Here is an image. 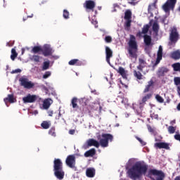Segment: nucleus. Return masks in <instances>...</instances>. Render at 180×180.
Listing matches in <instances>:
<instances>
[{"mask_svg": "<svg viewBox=\"0 0 180 180\" xmlns=\"http://www.w3.org/2000/svg\"><path fill=\"white\" fill-rule=\"evenodd\" d=\"M161 60H162V46H160L157 53L156 61L153 65V68L158 65V63L161 62Z\"/></svg>", "mask_w": 180, "mask_h": 180, "instance_id": "f8f14e48", "label": "nucleus"}, {"mask_svg": "<svg viewBox=\"0 0 180 180\" xmlns=\"http://www.w3.org/2000/svg\"><path fill=\"white\" fill-rule=\"evenodd\" d=\"M53 104V100L51 98H46L43 102V108L45 110L49 109Z\"/></svg>", "mask_w": 180, "mask_h": 180, "instance_id": "aec40b11", "label": "nucleus"}, {"mask_svg": "<svg viewBox=\"0 0 180 180\" xmlns=\"http://www.w3.org/2000/svg\"><path fill=\"white\" fill-rule=\"evenodd\" d=\"M135 138L136 139V140H138V141H139V143H141V146H146V144H147V143L143 141V139H141L140 137L136 136Z\"/></svg>", "mask_w": 180, "mask_h": 180, "instance_id": "49530a36", "label": "nucleus"}, {"mask_svg": "<svg viewBox=\"0 0 180 180\" xmlns=\"http://www.w3.org/2000/svg\"><path fill=\"white\" fill-rule=\"evenodd\" d=\"M49 68H50V60L44 62L42 66L43 71H46V70H49Z\"/></svg>", "mask_w": 180, "mask_h": 180, "instance_id": "c9c22d12", "label": "nucleus"}, {"mask_svg": "<svg viewBox=\"0 0 180 180\" xmlns=\"http://www.w3.org/2000/svg\"><path fill=\"white\" fill-rule=\"evenodd\" d=\"M50 126H51V123L48 121H43L41 124V127L44 129H50Z\"/></svg>", "mask_w": 180, "mask_h": 180, "instance_id": "7c9ffc66", "label": "nucleus"}, {"mask_svg": "<svg viewBox=\"0 0 180 180\" xmlns=\"http://www.w3.org/2000/svg\"><path fill=\"white\" fill-rule=\"evenodd\" d=\"M96 154V150H95V148H91L89 150H87L86 152H85L84 153V157H94V155H95Z\"/></svg>", "mask_w": 180, "mask_h": 180, "instance_id": "a878e982", "label": "nucleus"}, {"mask_svg": "<svg viewBox=\"0 0 180 180\" xmlns=\"http://www.w3.org/2000/svg\"><path fill=\"white\" fill-rule=\"evenodd\" d=\"M69 134H75V129H70L69 131Z\"/></svg>", "mask_w": 180, "mask_h": 180, "instance_id": "4d7b16f0", "label": "nucleus"}, {"mask_svg": "<svg viewBox=\"0 0 180 180\" xmlns=\"http://www.w3.org/2000/svg\"><path fill=\"white\" fill-rule=\"evenodd\" d=\"M101 137L98 143L104 148L108 147L109 141H113V135L110 134H103Z\"/></svg>", "mask_w": 180, "mask_h": 180, "instance_id": "39448f33", "label": "nucleus"}, {"mask_svg": "<svg viewBox=\"0 0 180 180\" xmlns=\"http://www.w3.org/2000/svg\"><path fill=\"white\" fill-rule=\"evenodd\" d=\"M1 169H2V168H1V166H0V171H1Z\"/></svg>", "mask_w": 180, "mask_h": 180, "instance_id": "338daca9", "label": "nucleus"}, {"mask_svg": "<svg viewBox=\"0 0 180 180\" xmlns=\"http://www.w3.org/2000/svg\"><path fill=\"white\" fill-rule=\"evenodd\" d=\"M41 53L44 57L53 56V49L49 45H44L42 48Z\"/></svg>", "mask_w": 180, "mask_h": 180, "instance_id": "9b49d317", "label": "nucleus"}, {"mask_svg": "<svg viewBox=\"0 0 180 180\" xmlns=\"http://www.w3.org/2000/svg\"><path fill=\"white\" fill-rule=\"evenodd\" d=\"M131 26V20H126L124 23V29L125 30H130V27Z\"/></svg>", "mask_w": 180, "mask_h": 180, "instance_id": "72a5a7b5", "label": "nucleus"}, {"mask_svg": "<svg viewBox=\"0 0 180 180\" xmlns=\"http://www.w3.org/2000/svg\"><path fill=\"white\" fill-rule=\"evenodd\" d=\"M155 99L159 102V103H164V99L161 96H160V94H157L155 96Z\"/></svg>", "mask_w": 180, "mask_h": 180, "instance_id": "79ce46f5", "label": "nucleus"}, {"mask_svg": "<svg viewBox=\"0 0 180 180\" xmlns=\"http://www.w3.org/2000/svg\"><path fill=\"white\" fill-rule=\"evenodd\" d=\"M179 39V34L178 33V31L176 28L173 29L171 31V33L169 34V40L171 43H176L178 40Z\"/></svg>", "mask_w": 180, "mask_h": 180, "instance_id": "9d476101", "label": "nucleus"}, {"mask_svg": "<svg viewBox=\"0 0 180 180\" xmlns=\"http://www.w3.org/2000/svg\"><path fill=\"white\" fill-rule=\"evenodd\" d=\"M147 169H148L147 165L136 163L127 171V174L131 179L137 180L141 177V175H146Z\"/></svg>", "mask_w": 180, "mask_h": 180, "instance_id": "f257e3e1", "label": "nucleus"}, {"mask_svg": "<svg viewBox=\"0 0 180 180\" xmlns=\"http://www.w3.org/2000/svg\"><path fill=\"white\" fill-rule=\"evenodd\" d=\"M148 130L150 133H154V129L151 127V125H147Z\"/></svg>", "mask_w": 180, "mask_h": 180, "instance_id": "603ef678", "label": "nucleus"}, {"mask_svg": "<svg viewBox=\"0 0 180 180\" xmlns=\"http://www.w3.org/2000/svg\"><path fill=\"white\" fill-rule=\"evenodd\" d=\"M31 61H34V63H40V56L38 55H33L30 58Z\"/></svg>", "mask_w": 180, "mask_h": 180, "instance_id": "f704fd0d", "label": "nucleus"}, {"mask_svg": "<svg viewBox=\"0 0 180 180\" xmlns=\"http://www.w3.org/2000/svg\"><path fill=\"white\" fill-rule=\"evenodd\" d=\"M169 70L167 67H160L158 68L156 74L158 78H161V77H165V74L168 73Z\"/></svg>", "mask_w": 180, "mask_h": 180, "instance_id": "ddd939ff", "label": "nucleus"}, {"mask_svg": "<svg viewBox=\"0 0 180 180\" xmlns=\"http://www.w3.org/2000/svg\"><path fill=\"white\" fill-rule=\"evenodd\" d=\"M51 75V72L47 71L43 75V78L44 79H47V78H49V77H50Z\"/></svg>", "mask_w": 180, "mask_h": 180, "instance_id": "a18cd8bd", "label": "nucleus"}, {"mask_svg": "<svg viewBox=\"0 0 180 180\" xmlns=\"http://www.w3.org/2000/svg\"><path fill=\"white\" fill-rule=\"evenodd\" d=\"M152 29H153L154 33H155V34H158V32H160V25H158V21H155L153 22Z\"/></svg>", "mask_w": 180, "mask_h": 180, "instance_id": "bb28decb", "label": "nucleus"}, {"mask_svg": "<svg viewBox=\"0 0 180 180\" xmlns=\"http://www.w3.org/2000/svg\"><path fill=\"white\" fill-rule=\"evenodd\" d=\"M37 101V96L28 94L26 96L22 98L23 103H34Z\"/></svg>", "mask_w": 180, "mask_h": 180, "instance_id": "1a4fd4ad", "label": "nucleus"}, {"mask_svg": "<svg viewBox=\"0 0 180 180\" xmlns=\"http://www.w3.org/2000/svg\"><path fill=\"white\" fill-rule=\"evenodd\" d=\"M177 110H180V103L177 105Z\"/></svg>", "mask_w": 180, "mask_h": 180, "instance_id": "680f3d73", "label": "nucleus"}, {"mask_svg": "<svg viewBox=\"0 0 180 180\" xmlns=\"http://www.w3.org/2000/svg\"><path fill=\"white\" fill-rule=\"evenodd\" d=\"M168 132L169 133V134H174V133H175L176 130V127H173V126H169L167 128Z\"/></svg>", "mask_w": 180, "mask_h": 180, "instance_id": "a19ab883", "label": "nucleus"}, {"mask_svg": "<svg viewBox=\"0 0 180 180\" xmlns=\"http://www.w3.org/2000/svg\"><path fill=\"white\" fill-rule=\"evenodd\" d=\"M144 65H139L138 66H137V69L138 70H139V71H143V68H144Z\"/></svg>", "mask_w": 180, "mask_h": 180, "instance_id": "864d4df0", "label": "nucleus"}, {"mask_svg": "<svg viewBox=\"0 0 180 180\" xmlns=\"http://www.w3.org/2000/svg\"><path fill=\"white\" fill-rule=\"evenodd\" d=\"M105 41L106 43H112V37H110V36H106V37H105Z\"/></svg>", "mask_w": 180, "mask_h": 180, "instance_id": "de8ad7c7", "label": "nucleus"}, {"mask_svg": "<svg viewBox=\"0 0 180 180\" xmlns=\"http://www.w3.org/2000/svg\"><path fill=\"white\" fill-rule=\"evenodd\" d=\"M19 72H22V70L16 69L15 70H12L11 74H18Z\"/></svg>", "mask_w": 180, "mask_h": 180, "instance_id": "8fccbe9b", "label": "nucleus"}, {"mask_svg": "<svg viewBox=\"0 0 180 180\" xmlns=\"http://www.w3.org/2000/svg\"><path fill=\"white\" fill-rule=\"evenodd\" d=\"M174 85H180V77H176L174 78Z\"/></svg>", "mask_w": 180, "mask_h": 180, "instance_id": "c03bdc74", "label": "nucleus"}, {"mask_svg": "<svg viewBox=\"0 0 180 180\" xmlns=\"http://www.w3.org/2000/svg\"><path fill=\"white\" fill-rule=\"evenodd\" d=\"M177 0H167V1L163 4L162 9L166 13H168L169 11H174L175 9V5H176Z\"/></svg>", "mask_w": 180, "mask_h": 180, "instance_id": "423d86ee", "label": "nucleus"}, {"mask_svg": "<svg viewBox=\"0 0 180 180\" xmlns=\"http://www.w3.org/2000/svg\"><path fill=\"white\" fill-rule=\"evenodd\" d=\"M174 71H179L180 72V63H174L172 65Z\"/></svg>", "mask_w": 180, "mask_h": 180, "instance_id": "ea45409f", "label": "nucleus"}, {"mask_svg": "<svg viewBox=\"0 0 180 180\" xmlns=\"http://www.w3.org/2000/svg\"><path fill=\"white\" fill-rule=\"evenodd\" d=\"M49 134L52 136V137H56L57 134H56V127H51L49 131Z\"/></svg>", "mask_w": 180, "mask_h": 180, "instance_id": "4c0bfd02", "label": "nucleus"}, {"mask_svg": "<svg viewBox=\"0 0 180 180\" xmlns=\"http://www.w3.org/2000/svg\"><path fill=\"white\" fill-rule=\"evenodd\" d=\"M143 41L146 46H148V47L150 46H153V42H151L152 41L151 36L150 35L145 34L143 36Z\"/></svg>", "mask_w": 180, "mask_h": 180, "instance_id": "412c9836", "label": "nucleus"}, {"mask_svg": "<svg viewBox=\"0 0 180 180\" xmlns=\"http://www.w3.org/2000/svg\"><path fill=\"white\" fill-rule=\"evenodd\" d=\"M105 56H106V61L108 64H110V58L113 57V51L109 46H105Z\"/></svg>", "mask_w": 180, "mask_h": 180, "instance_id": "2eb2a0df", "label": "nucleus"}, {"mask_svg": "<svg viewBox=\"0 0 180 180\" xmlns=\"http://www.w3.org/2000/svg\"><path fill=\"white\" fill-rule=\"evenodd\" d=\"M171 58L173 60H179L180 58V51H176L171 53Z\"/></svg>", "mask_w": 180, "mask_h": 180, "instance_id": "cd10ccee", "label": "nucleus"}, {"mask_svg": "<svg viewBox=\"0 0 180 180\" xmlns=\"http://www.w3.org/2000/svg\"><path fill=\"white\" fill-rule=\"evenodd\" d=\"M154 88V80L150 79L149 82H148V84L145 86V89L143 90V94H147V92H150L151 89Z\"/></svg>", "mask_w": 180, "mask_h": 180, "instance_id": "f3484780", "label": "nucleus"}, {"mask_svg": "<svg viewBox=\"0 0 180 180\" xmlns=\"http://www.w3.org/2000/svg\"><path fill=\"white\" fill-rule=\"evenodd\" d=\"M152 6H154L155 8V3H153L151 5H149L148 7V12H150L151 11V7Z\"/></svg>", "mask_w": 180, "mask_h": 180, "instance_id": "5fc2aeb1", "label": "nucleus"}, {"mask_svg": "<svg viewBox=\"0 0 180 180\" xmlns=\"http://www.w3.org/2000/svg\"><path fill=\"white\" fill-rule=\"evenodd\" d=\"M151 98H153V93H148V94H146L145 96H143L142 97L141 101L139 103L140 108H143V106H144V105H146V102L149 101V99H151Z\"/></svg>", "mask_w": 180, "mask_h": 180, "instance_id": "4468645a", "label": "nucleus"}, {"mask_svg": "<svg viewBox=\"0 0 180 180\" xmlns=\"http://www.w3.org/2000/svg\"><path fill=\"white\" fill-rule=\"evenodd\" d=\"M63 15L64 19H70V12H68V11L64 10Z\"/></svg>", "mask_w": 180, "mask_h": 180, "instance_id": "37998d69", "label": "nucleus"}, {"mask_svg": "<svg viewBox=\"0 0 180 180\" xmlns=\"http://www.w3.org/2000/svg\"><path fill=\"white\" fill-rule=\"evenodd\" d=\"M85 4L86 9H90V11H94V8H95V1L92 0H87L86 1Z\"/></svg>", "mask_w": 180, "mask_h": 180, "instance_id": "6ab92c4d", "label": "nucleus"}, {"mask_svg": "<svg viewBox=\"0 0 180 180\" xmlns=\"http://www.w3.org/2000/svg\"><path fill=\"white\" fill-rule=\"evenodd\" d=\"M150 30V25H146L142 28V32H139L137 34V36H139V37L141 36V34H147L148 33V30Z\"/></svg>", "mask_w": 180, "mask_h": 180, "instance_id": "4be33fe9", "label": "nucleus"}, {"mask_svg": "<svg viewBox=\"0 0 180 180\" xmlns=\"http://www.w3.org/2000/svg\"><path fill=\"white\" fill-rule=\"evenodd\" d=\"M134 75L136 77V78H137V79H143V75L140 72L134 70Z\"/></svg>", "mask_w": 180, "mask_h": 180, "instance_id": "58836bf2", "label": "nucleus"}, {"mask_svg": "<svg viewBox=\"0 0 180 180\" xmlns=\"http://www.w3.org/2000/svg\"><path fill=\"white\" fill-rule=\"evenodd\" d=\"M27 18H33V14H32L31 15H28Z\"/></svg>", "mask_w": 180, "mask_h": 180, "instance_id": "0e129e2a", "label": "nucleus"}, {"mask_svg": "<svg viewBox=\"0 0 180 180\" xmlns=\"http://www.w3.org/2000/svg\"><path fill=\"white\" fill-rule=\"evenodd\" d=\"M5 103L9 102L10 103H15V97H13V94H8V97L4 99Z\"/></svg>", "mask_w": 180, "mask_h": 180, "instance_id": "393cba45", "label": "nucleus"}, {"mask_svg": "<svg viewBox=\"0 0 180 180\" xmlns=\"http://www.w3.org/2000/svg\"><path fill=\"white\" fill-rule=\"evenodd\" d=\"M155 147L157 148H165V150H169V143L165 142H158L155 143Z\"/></svg>", "mask_w": 180, "mask_h": 180, "instance_id": "a211bd4d", "label": "nucleus"}, {"mask_svg": "<svg viewBox=\"0 0 180 180\" xmlns=\"http://www.w3.org/2000/svg\"><path fill=\"white\" fill-rule=\"evenodd\" d=\"M149 178L152 180H164L165 174L162 170H158L157 169H150L148 174Z\"/></svg>", "mask_w": 180, "mask_h": 180, "instance_id": "20e7f679", "label": "nucleus"}, {"mask_svg": "<svg viewBox=\"0 0 180 180\" xmlns=\"http://www.w3.org/2000/svg\"><path fill=\"white\" fill-rule=\"evenodd\" d=\"M22 54H25V49H22Z\"/></svg>", "mask_w": 180, "mask_h": 180, "instance_id": "e2e57ef3", "label": "nucleus"}, {"mask_svg": "<svg viewBox=\"0 0 180 180\" xmlns=\"http://www.w3.org/2000/svg\"><path fill=\"white\" fill-rule=\"evenodd\" d=\"M122 103H124V105H127V103H129V99L126 98H123L122 100Z\"/></svg>", "mask_w": 180, "mask_h": 180, "instance_id": "3c124183", "label": "nucleus"}, {"mask_svg": "<svg viewBox=\"0 0 180 180\" xmlns=\"http://www.w3.org/2000/svg\"><path fill=\"white\" fill-rule=\"evenodd\" d=\"M128 53L131 58H137V42L136 41V37L131 35L129 41L128 43Z\"/></svg>", "mask_w": 180, "mask_h": 180, "instance_id": "7ed1b4c3", "label": "nucleus"}, {"mask_svg": "<svg viewBox=\"0 0 180 180\" xmlns=\"http://www.w3.org/2000/svg\"><path fill=\"white\" fill-rule=\"evenodd\" d=\"M23 20L25 21V20H26V19L23 18Z\"/></svg>", "mask_w": 180, "mask_h": 180, "instance_id": "774afa93", "label": "nucleus"}, {"mask_svg": "<svg viewBox=\"0 0 180 180\" xmlns=\"http://www.w3.org/2000/svg\"><path fill=\"white\" fill-rule=\"evenodd\" d=\"M86 175L88 178H94L95 176V169L89 168L86 171Z\"/></svg>", "mask_w": 180, "mask_h": 180, "instance_id": "b1692460", "label": "nucleus"}, {"mask_svg": "<svg viewBox=\"0 0 180 180\" xmlns=\"http://www.w3.org/2000/svg\"><path fill=\"white\" fill-rule=\"evenodd\" d=\"M87 143V147H96V148H99V143L98 142V141L94 139H90L89 140H87L86 141Z\"/></svg>", "mask_w": 180, "mask_h": 180, "instance_id": "dca6fc26", "label": "nucleus"}, {"mask_svg": "<svg viewBox=\"0 0 180 180\" xmlns=\"http://www.w3.org/2000/svg\"><path fill=\"white\" fill-rule=\"evenodd\" d=\"M18 57V53H16V50L15 49H11V60H15Z\"/></svg>", "mask_w": 180, "mask_h": 180, "instance_id": "e433bc0d", "label": "nucleus"}, {"mask_svg": "<svg viewBox=\"0 0 180 180\" xmlns=\"http://www.w3.org/2000/svg\"><path fill=\"white\" fill-rule=\"evenodd\" d=\"M59 116H61V112H59Z\"/></svg>", "mask_w": 180, "mask_h": 180, "instance_id": "69168bd1", "label": "nucleus"}, {"mask_svg": "<svg viewBox=\"0 0 180 180\" xmlns=\"http://www.w3.org/2000/svg\"><path fill=\"white\" fill-rule=\"evenodd\" d=\"M53 172L56 178L59 180L64 179L65 172L63 167V161L60 159L55 158L53 160Z\"/></svg>", "mask_w": 180, "mask_h": 180, "instance_id": "f03ea898", "label": "nucleus"}, {"mask_svg": "<svg viewBox=\"0 0 180 180\" xmlns=\"http://www.w3.org/2000/svg\"><path fill=\"white\" fill-rule=\"evenodd\" d=\"M175 123H176L175 120L170 122V124H175Z\"/></svg>", "mask_w": 180, "mask_h": 180, "instance_id": "bf43d9fd", "label": "nucleus"}, {"mask_svg": "<svg viewBox=\"0 0 180 180\" xmlns=\"http://www.w3.org/2000/svg\"><path fill=\"white\" fill-rule=\"evenodd\" d=\"M124 19H125V20H131V11L130 10L125 11Z\"/></svg>", "mask_w": 180, "mask_h": 180, "instance_id": "2f4dec72", "label": "nucleus"}, {"mask_svg": "<svg viewBox=\"0 0 180 180\" xmlns=\"http://www.w3.org/2000/svg\"><path fill=\"white\" fill-rule=\"evenodd\" d=\"M77 102H78V98H77V97H74L72 99L71 104L73 109H78V108H79V106H78Z\"/></svg>", "mask_w": 180, "mask_h": 180, "instance_id": "c85d7f7f", "label": "nucleus"}, {"mask_svg": "<svg viewBox=\"0 0 180 180\" xmlns=\"http://www.w3.org/2000/svg\"><path fill=\"white\" fill-rule=\"evenodd\" d=\"M174 180H180V176H176Z\"/></svg>", "mask_w": 180, "mask_h": 180, "instance_id": "052dcab7", "label": "nucleus"}, {"mask_svg": "<svg viewBox=\"0 0 180 180\" xmlns=\"http://www.w3.org/2000/svg\"><path fill=\"white\" fill-rule=\"evenodd\" d=\"M65 164L68 167H69V168H72V169L75 168V164H76L75 155H68L65 160Z\"/></svg>", "mask_w": 180, "mask_h": 180, "instance_id": "0eeeda50", "label": "nucleus"}, {"mask_svg": "<svg viewBox=\"0 0 180 180\" xmlns=\"http://www.w3.org/2000/svg\"><path fill=\"white\" fill-rule=\"evenodd\" d=\"M42 48L40 46H35L32 48L31 50V53H33L34 54H37V53H41Z\"/></svg>", "mask_w": 180, "mask_h": 180, "instance_id": "c756f323", "label": "nucleus"}, {"mask_svg": "<svg viewBox=\"0 0 180 180\" xmlns=\"http://www.w3.org/2000/svg\"><path fill=\"white\" fill-rule=\"evenodd\" d=\"M83 112L84 113H91L89 109H88V106H85L83 108Z\"/></svg>", "mask_w": 180, "mask_h": 180, "instance_id": "09e8293b", "label": "nucleus"}, {"mask_svg": "<svg viewBox=\"0 0 180 180\" xmlns=\"http://www.w3.org/2000/svg\"><path fill=\"white\" fill-rule=\"evenodd\" d=\"M118 72L122 75V78H127V75H126V70H124V68L120 67Z\"/></svg>", "mask_w": 180, "mask_h": 180, "instance_id": "473e14b6", "label": "nucleus"}, {"mask_svg": "<svg viewBox=\"0 0 180 180\" xmlns=\"http://www.w3.org/2000/svg\"><path fill=\"white\" fill-rule=\"evenodd\" d=\"M53 111H49L48 112L49 116H51V117L53 116Z\"/></svg>", "mask_w": 180, "mask_h": 180, "instance_id": "13d9d810", "label": "nucleus"}, {"mask_svg": "<svg viewBox=\"0 0 180 180\" xmlns=\"http://www.w3.org/2000/svg\"><path fill=\"white\" fill-rule=\"evenodd\" d=\"M20 82L21 86H24V88H26L27 89H32V88L34 86V83L29 82V79H27V78H20Z\"/></svg>", "mask_w": 180, "mask_h": 180, "instance_id": "6e6552de", "label": "nucleus"}, {"mask_svg": "<svg viewBox=\"0 0 180 180\" xmlns=\"http://www.w3.org/2000/svg\"><path fill=\"white\" fill-rule=\"evenodd\" d=\"M139 61L140 65H144V64H146V61H144V59L139 58Z\"/></svg>", "mask_w": 180, "mask_h": 180, "instance_id": "6e6d98bb", "label": "nucleus"}, {"mask_svg": "<svg viewBox=\"0 0 180 180\" xmlns=\"http://www.w3.org/2000/svg\"><path fill=\"white\" fill-rule=\"evenodd\" d=\"M68 64L69 65H77L79 67L82 65V61L79 59H72L68 62Z\"/></svg>", "mask_w": 180, "mask_h": 180, "instance_id": "5701e85b", "label": "nucleus"}]
</instances>
